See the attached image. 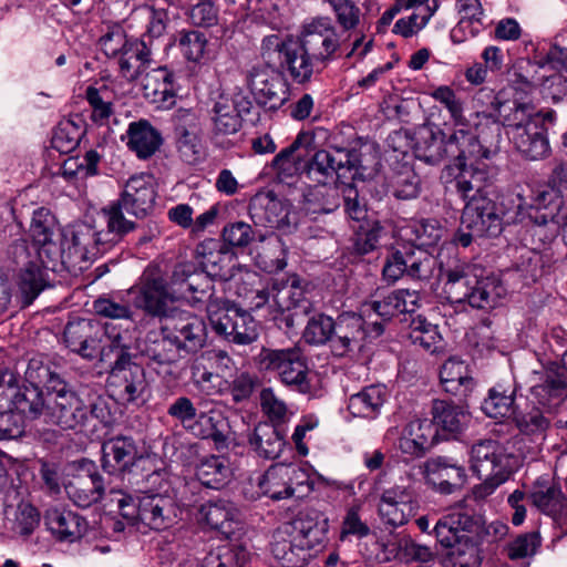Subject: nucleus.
Returning a JSON list of instances; mask_svg holds the SVG:
<instances>
[{
	"label": "nucleus",
	"instance_id": "obj_1",
	"mask_svg": "<svg viewBox=\"0 0 567 567\" xmlns=\"http://www.w3.org/2000/svg\"><path fill=\"white\" fill-rule=\"evenodd\" d=\"M343 45L342 34L329 17H316L303 25L300 42H289L281 69L286 68L293 81L305 83L316 65L326 66L336 60Z\"/></svg>",
	"mask_w": 567,
	"mask_h": 567
},
{
	"label": "nucleus",
	"instance_id": "obj_2",
	"mask_svg": "<svg viewBox=\"0 0 567 567\" xmlns=\"http://www.w3.org/2000/svg\"><path fill=\"white\" fill-rule=\"evenodd\" d=\"M172 285L175 291L193 306L206 305L213 331L228 341L239 308L230 305L224 297L217 296L215 285L203 272H198L193 262H181L174 267Z\"/></svg>",
	"mask_w": 567,
	"mask_h": 567
},
{
	"label": "nucleus",
	"instance_id": "obj_3",
	"mask_svg": "<svg viewBox=\"0 0 567 567\" xmlns=\"http://www.w3.org/2000/svg\"><path fill=\"white\" fill-rule=\"evenodd\" d=\"M59 385L60 388L52 386L47 390L44 423L64 431L82 429L92 420L103 424L109 423L111 412L104 398L89 395L87 400H84L63 382H59Z\"/></svg>",
	"mask_w": 567,
	"mask_h": 567
},
{
	"label": "nucleus",
	"instance_id": "obj_4",
	"mask_svg": "<svg viewBox=\"0 0 567 567\" xmlns=\"http://www.w3.org/2000/svg\"><path fill=\"white\" fill-rule=\"evenodd\" d=\"M290 526L292 538L275 542L271 551L282 567H303L311 557L310 550L323 547L328 518L315 508H307L297 514Z\"/></svg>",
	"mask_w": 567,
	"mask_h": 567
},
{
	"label": "nucleus",
	"instance_id": "obj_5",
	"mask_svg": "<svg viewBox=\"0 0 567 567\" xmlns=\"http://www.w3.org/2000/svg\"><path fill=\"white\" fill-rule=\"evenodd\" d=\"M443 293L451 303H467L476 309L494 308L504 293L498 279L482 277L467 264L443 270Z\"/></svg>",
	"mask_w": 567,
	"mask_h": 567
},
{
	"label": "nucleus",
	"instance_id": "obj_6",
	"mask_svg": "<svg viewBox=\"0 0 567 567\" xmlns=\"http://www.w3.org/2000/svg\"><path fill=\"white\" fill-rule=\"evenodd\" d=\"M471 467L483 483L473 489L475 498H485L505 483L518 466L517 458L507 453L496 440H480L470 451Z\"/></svg>",
	"mask_w": 567,
	"mask_h": 567
},
{
	"label": "nucleus",
	"instance_id": "obj_7",
	"mask_svg": "<svg viewBox=\"0 0 567 567\" xmlns=\"http://www.w3.org/2000/svg\"><path fill=\"white\" fill-rule=\"evenodd\" d=\"M100 217L104 224L101 229L81 224L68 230L74 265L104 255L126 236L124 230L128 224H118V216L114 212L106 213L103 207Z\"/></svg>",
	"mask_w": 567,
	"mask_h": 567
},
{
	"label": "nucleus",
	"instance_id": "obj_8",
	"mask_svg": "<svg viewBox=\"0 0 567 567\" xmlns=\"http://www.w3.org/2000/svg\"><path fill=\"white\" fill-rule=\"evenodd\" d=\"M361 168L364 167L357 150L334 147L316 151L307 162L305 172L309 179L318 184L340 182L343 185L361 175Z\"/></svg>",
	"mask_w": 567,
	"mask_h": 567
},
{
	"label": "nucleus",
	"instance_id": "obj_9",
	"mask_svg": "<svg viewBox=\"0 0 567 567\" xmlns=\"http://www.w3.org/2000/svg\"><path fill=\"white\" fill-rule=\"evenodd\" d=\"M259 358L260 367L276 373L287 386L302 394L312 392L310 370L300 348L264 349Z\"/></svg>",
	"mask_w": 567,
	"mask_h": 567
},
{
	"label": "nucleus",
	"instance_id": "obj_10",
	"mask_svg": "<svg viewBox=\"0 0 567 567\" xmlns=\"http://www.w3.org/2000/svg\"><path fill=\"white\" fill-rule=\"evenodd\" d=\"M503 226L499 208L493 200L481 198L467 202L455 241L462 247H468L475 239L497 237L503 231Z\"/></svg>",
	"mask_w": 567,
	"mask_h": 567
},
{
	"label": "nucleus",
	"instance_id": "obj_11",
	"mask_svg": "<svg viewBox=\"0 0 567 567\" xmlns=\"http://www.w3.org/2000/svg\"><path fill=\"white\" fill-rule=\"evenodd\" d=\"M169 285L172 291L168 290L159 268L150 265L127 292L133 296L135 308L143 310L146 316L161 319L167 316L168 302L174 299L175 295L177 298L184 299L175 291L172 280Z\"/></svg>",
	"mask_w": 567,
	"mask_h": 567
},
{
	"label": "nucleus",
	"instance_id": "obj_12",
	"mask_svg": "<svg viewBox=\"0 0 567 567\" xmlns=\"http://www.w3.org/2000/svg\"><path fill=\"white\" fill-rule=\"evenodd\" d=\"M156 192L150 176H132L125 184L121 197L104 207L106 213H115L118 216V224L125 223L127 229L125 235L138 228L135 221L124 216V210L137 218H144L150 215L154 208Z\"/></svg>",
	"mask_w": 567,
	"mask_h": 567
},
{
	"label": "nucleus",
	"instance_id": "obj_13",
	"mask_svg": "<svg viewBox=\"0 0 567 567\" xmlns=\"http://www.w3.org/2000/svg\"><path fill=\"white\" fill-rule=\"evenodd\" d=\"M495 135L493 141L489 143L486 138H480V136L465 130L464 126L455 130L447 138L449 158L451 163L445 166L444 171L447 174L453 173L457 167L482 163V159H489L497 153V144L501 138V127L495 122L494 125Z\"/></svg>",
	"mask_w": 567,
	"mask_h": 567
},
{
	"label": "nucleus",
	"instance_id": "obj_14",
	"mask_svg": "<svg viewBox=\"0 0 567 567\" xmlns=\"http://www.w3.org/2000/svg\"><path fill=\"white\" fill-rule=\"evenodd\" d=\"M94 313L99 317L120 321L102 326L104 334L111 340L113 347L126 350L130 348L131 329L134 327V310L128 300L121 295H102L92 303Z\"/></svg>",
	"mask_w": 567,
	"mask_h": 567
},
{
	"label": "nucleus",
	"instance_id": "obj_15",
	"mask_svg": "<svg viewBox=\"0 0 567 567\" xmlns=\"http://www.w3.org/2000/svg\"><path fill=\"white\" fill-rule=\"evenodd\" d=\"M437 260L421 247L404 246L392 252L385 260L382 276L389 284H394L403 276L415 280H429Z\"/></svg>",
	"mask_w": 567,
	"mask_h": 567
},
{
	"label": "nucleus",
	"instance_id": "obj_16",
	"mask_svg": "<svg viewBox=\"0 0 567 567\" xmlns=\"http://www.w3.org/2000/svg\"><path fill=\"white\" fill-rule=\"evenodd\" d=\"M120 350L121 353L116 358L109 377V385L112 388L113 395L123 403L144 401L148 392L145 369L133 362L128 352Z\"/></svg>",
	"mask_w": 567,
	"mask_h": 567
},
{
	"label": "nucleus",
	"instance_id": "obj_17",
	"mask_svg": "<svg viewBox=\"0 0 567 567\" xmlns=\"http://www.w3.org/2000/svg\"><path fill=\"white\" fill-rule=\"evenodd\" d=\"M383 333V324L372 321L369 324L361 315L343 312L336 319L332 352L343 357L350 352L360 351L368 338H378Z\"/></svg>",
	"mask_w": 567,
	"mask_h": 567
},
{
	"label": "nucleus",
	"instance_id": "obj_18",
	"mask_svg": "<svg viewBox=\"0 0 567 567\" xmlns=\"http://www.w3.org/2000/svg\"><path fill=\"white\" fill-rule=\"evenodd\" d=\"M281 68L251 66L247 73L249 89L257 103L276 111L289 100V85Z\"/></svg>",
	"mask_w": 567,
	"mask_h": 567
},
{
	"label": "nucleus",
	"instance_id": "obj_19",
	"mask_svg": "<svg viewBox=\"0 0 567 567\" xmlns=\"http://www.w3.org/2000/svg\"><path fill=\"white\" fill-rule=\"evenodd\" d=\"M107 488L111 493L114 492L110 482H105V478L96 471L95 464L91 461H84L81 473L65 486L69 498L82 508H87L100 502Z\"/></svg>",
	"mask_w": 567,
	"mask_h": 567
},
{
	"label": "nucleus",
	"instance_id": "obj_20",
	"mask_svg": "<svg viewBox=\"0 0 567 567\" xmlns=\"http://www.w3.org/2000/svg\"><path fill=\"white\" fill-rule=\"evenodd\" d=\"M168 330L184 357L198 352L206 344V322L195 313L182 311L175 315Z\"/></svg>",
	"mask_w": 567,
	"mask_h": 567
},
{
	"label": "nucleus",
	"instance_id": "obj_21",
	"mask_svg": "<svg viewBox=\"0 0 567 567\" xmlns=\"http://www.w3.org/2000/svg\"><path fill=\"white\" fill-rule=\"evenodd\" d=\"M102 334H104L102 324L85 318L68 322L63 333L66 347L90 360L100 353Z\"/></svg>",
	"mask_w": 567,
	"mask_h": 567
},
{
	"label": "nucleus",
	"instance_id": "obj_22",
	"mask_svg": "<svg viewBox=\"0 0 567 567\" xmlns=\"http://www.w3.org/2000/svg\"><path fill=\"white\" fill-rule=\"evenodd\" d=\"M493 169L482 163H473L457 167L453 173H442L445 184H453L456 193L464 202L478 200L476 197L493 177Z\"/></svg>",
	"mask_w": 567,
	"mask_h": 567
},
{
	"label": "nucleus",
	"instance_id": "obj_23",
	"mask_svg": "<svg viewBox=\"0 0 567 567\" xmlns=\"http://www.w3.org/2000/svg\"><path fill=\"white\" fill-rule=\"evenodd\" d=\"M413 503L414 493L410 487L393 485L382 492L378 512L384 524L398 527L412 516Z\"/></svg>",
	"mask_w": 567,
	"mask_h": 567
},
{
	"label": "nucleus",
	"instance_id": "obj_24",
	"mask_svg": "<svg viewBox=\"0 0 567 567\" xmlns=\"http://www.w3.org/2000/svg\"><path fill=\"white\" fill-rule=\"evenodd\" d=\"M178 507L172 496L146 493L138 498L137 518L152 529L168 528L177 517Z\"/></svg>",
	"mask_w": 567,
	"mask_h": 567
},
{
	"label": "nucleus",
	"instance_id": "obj_25",
	"mask_svg": "<svg viewBox=\"0 0 567 567\" xmlns=\"http://www.w3.org/2000/svg\"><path fill=\"white\" fill-rule=\"evenodd\" d=\"M250 102L241 95L219 96L212 110L213 132L215 136L237 133L241 127V114L248 113Z\"/></svg>",
	"mask_w": 567,
	"mask_h": 567
},
{
	"label": "nucleus",
	"instance_id": "obj_26",
	"mask_svg": "<svg viewBox=\"0 0 567 567\" xmlns=\"http://www.w3.org/2000/svg\"><path fill=\"white\" fill-rule=\"evenodd\" d=\"M196 255L199 258L202 270L197 267L198 272H203L214 284L213 278L228 280L231 278V264L234 261L230 250L220 245L216 239H206L196 248ZM196 266L195 264H193Z\"/></svg>",
	"mask_w": 567,
	"mask_h": 567
},
{
	"label": "nucleus",
	"instance_id": "obj_27",
	"mask_svg": "<svg viewBox=\"0 0 567 567\" xmlns=\"http://www.w3.org/2000/svg\"><path fill=\"white\" fill-rule=\"evenodd\" d=\"M248 213L256 227L284 228L288 225V210L272 192L255 194L250 198Z\"/></svg>",
	"mask_w": 567,
	"mask_h": 567
},
{
	"label": "nucleus",
	"instance_id": "obj_28",
	"mask_svg": "<svg viewBox=\"0 0 567 567\" xmlns=\"http://www.w3.org/2000/svg\"><path fill=\"white\" fill-rule=\"evenodd\" d=\"M167 331L168 327L150 331L138 346L142 355L158 365H172L184 358L172 333Z\"/></svg>",
	"mask_w": 567,
	"mask_h": 567
},
{
	"label": "nucleus",
	"instance_id": "obj_29",
	"mask_svg": "<svg viewBox=\"0 0 567 567\" xmlns=\"http://www.w3.org/2000/svg\"><path fill=\"white\" fill-rule=\"evenodd\" d=\"M200 514L206 523L226 537H231L243 523L241 511L226 498L208 501L200 506Z\"/></svg>",
	"mask_w": 567,
	"mask_h": 567
},
{
	"label": "nucleus",
	"instance_id": "obj_30",
	"mask_svg": "<svg viewBox=\"0 0 567 567\" xmlns=\"http://www.w3.org/2000/svg\"><path fill=\"white\" fill-rule=\"evenodd\" d=\"M137 446L131 436H115L102 445V468L109 475H118L133 465Z\"/></svg>",
	"mask_w": 567,
	"mask_h": 567
},
{
	"label": "nucleus",
	"instance_id": "obj_31",
	"mask_svg": "<svg viewBox=\"0 0 567 567\" xmlns=\"http://www.w3.org/2000/svg\"><path fill=\"white\" fill-rule=\"evenodd\" d=\"M44 523L60 542H76L84 536L87 528V523L82 516L58 507L47 509Z\"/></svg>",
	"mask_w": 567,
	"mask_h": 567
},
{
	"label": "nucleus",
	"instance_id": "obj_32",
	"mask_svg": "<svg viewBox=\"0 0 567 567\" xmlns=\"http://www.w3.org/2000/svg\"><path fill=\"white\" fill-rule=\"evenodd\" d=\"M432 420L437 430L446 436L456 437L471 422V414L461 404L447 400H433Z\"/></svg>",
	"mask_w": 567,
	"mask_h": 567
},
{
	"label": "nucleus",
	"instance_id": "obj_33",
	"mask_svg": "<svg viewBox=\"0 0 567 567\" xmlns=\"http://www.w3.org/2000/svg\"><path fill=\"white\" fill-rule=\"evenodd\" d=\"M419 293L408 289H399L390 292L379 300H373L365 305L364 312L372 311L381 318L384 326L392 318L400 313H412L417 307Z\"/></svg>",
	"mask_w": 567,
	"mask_h": 567
},
{
	"label": "nucleus",
	"instance_id": "obj_34",
	"mask_svg": "<svg viewBox=\"0 0 567 567\" xmlns=\"http://www.w3.org/2000/svg\"><path fill=\"white\" fill-rule=\"evenodd\" d=\"M39 260L44 269L59 271L74 265L68 230H61L45 243L35 246Z\"/></svg>",
	"mask_w": 567,
	"mask_h": 567
},
{
	"label": "nucleus",
	"instance_id": "obj_35",
	"mask_svg": "<svg viewBox=\"0 0 567 567\" xmlns=\"http://www.w3.org/2000/svg\"><path fill=\"white\" fill-rule=\"evenodd\" d=\"M126 146L134 152L141 159L153 156L163 144L161 132L154 127L147 120H138L128 124L126 135Z\"/></svg>",
	"mask_w": 567,
	"mask_h": 567
},
{
	"label": "nucleus",
	"instance_id": "obj_36",
	"mask_svg": "<svg viewBox=\"0 0 567 567\" xmlns=\"http://www.w3.org/2000/svg\"><path fill=\"white\" fill-rule=\"evenodd\" d=\"M427 481L443 494H452L461 488L466 474L463 466L451 463L446 457L439 456L426 463Z\"/></svg>",
	"mask_w": 567,
	"mask_h": 567
},
{
	"label": "nucleus",
	"instance_id": "obj_37",
	"mask_svg": "<svg viewBox=\"0 0 567 567\" xmlns=\"http://www.w3.org/2000/svg\"><path fill=\"white\" fill-rule=\"evenodd\" d=\"M152 54L153 44L145 37L131 38L118 59L122 75L130 81L136 80L152 64Z\"/></svg>",
	"mask_w": 567,
	"mask_h": 567
},
{
	"label": "nucleus",
	"instance_id": "obj_38",
	"mask_svg": "<svg viewBox=\"0 0 567 567\" xmlns=\"http://www.w3.org/2000/svg\"><path fill=\"white\" fill-rule=\"evenodd\" d=\"M511 127V138L518 152L529 158L532 154V134L528 125L532 122V102H514V107L504 117Z\"/></svg>",
	"mask_w": 567,
	"mask_h": 567
},
{
	"label": "nucleus",
	"instance_id": "obj_39",
	"mask_svg": "<svg viewBox=\"0 0 567 567\" xmlns=\"http://www.w3.org/2000/svg\"><path fill=\"white\" fill-rule=\"evenodd\" d=\"M248 443L259 457L267 460L277 458L286 445L284 431L267 422L258 423L255 426L248 435Z\"/></svg>",
	"mask_w": 567,
	"mask_h": 567
},
{
	"label": "nucleus",
	"instance_id": "obj_40",
	"mask_svg": "<svg viewBox=\"0 0 567 567\" xmlns=\"http://www.w3.org/2000/svg\"><path fill=\"white\" fill-rule=\"evenodd\" d=\"M440 380L445 392L461 400L467 398L475 385L467 364L456 357L444 362L440 371Z\"/></svg>",
	"mask_w": 567,
	"mask_h": 567
},
{
	"label": "nucleus",
	"instance_id": "obj_41",
	"mask_svg": "<svg viewBox=\"0 0 567 567\" xmlns=\"http://www.w3.org/2000/svg\"><path fill=\"white\" fill-rule=\"evenodd\" d=\"M226 419L223 413L217 410L197 412V416L188 426V432L203 440H212L217 450L228 446V435Z\"/></svg>",
	"mask_w": 567,
	"mask_h": 567
},
{
	"label": "nucleus",
	"instance_id": "obj_42",
	"mask_svg": "<svg viewBox=\"0 0 567 567\" xmlns=\"http://www.w3.org/2000/svg\"><path fill=\"white\" fill-rule=\"evenodd\" d=\"M271 306H275L280 312L299 307L305 312L308 311L310 302L306 298L301 280L296 275L290 276L286 280H272Z\"/></svg>",
	"mask_w": 567,
	"mask_h": 567
},
{
	"label": "nucleus",
	"instance_id": "obj_43",
	"mask_svg": "<svg viewBox=\"0 0 567 567\" xmlns=\"http://www.w3.org/2000/svg\"><path fill=\"white\" fill-rule=\"evenodd\" d=\"M386 399V388L382 384H372L349 396L348 410L353 416L374 419Z\"/></svg>",
	"mask_w": 567,
	"mask_h": 567
},
{
	"label": "nucleus",
	"instance_id": "obj_44",
	"mask_svg": "<svg viewBox=\"0 0 567 567\" xmlns=\"http://www.w3.org/2000/svg\"><path fill=\"white\" fill-rule=\"evenodd\" d=\"M196 477L202 485L220 489L231 478V467L228 458L212 455L202 460L196 466Z\"/></svg>",
	"mask_w": 567,
	"mask_h": 567
},
{
	"label": "nucleus",
	"instance_id": "obj_45",
	"mask_svg": "<svg viewBox=\"0 0 567 567\" xmlns=\"http://www.w3.org/2000/svg\"><path fill=\"white\" fill-rule=\"evenodd\" d=\"M416 158L430 165H437L449 158L447 140L443 133H434L430 128H422L416 136L414 144Z\"/></svg>",
	"mask_w": 567,
	"mask_h": 567
},
{
	"label": "nucleus",
	"instance_id": "obj_46",
	"mask_svg": "<svg viewBox=\"0 0 567 567\" xmlns=\"http://www.w3.org/2000/svg\"><path fill=\"white\" fill-rule=\"evenodd\" d=\"M260 246L257 252L258 265L268 272L282 270L287 266V246L275 234L259 235Z\"/></svg>",
	"mask_w": 567,
	"mask_h": 567
},
{
	"label": "nucleus",
	"instance_id": "obj_47",
	"mask_svg": "<svg viewBox=\"0 0 567 567\" xmlns=\"http://www.w3.org/2000/svg\"><path fill=\"white\" fill-rule=\"evenodd\" d=\"M47 408V392H43L38 386H23L17 385L13 401L10 411H17L19 414L34 420L44 416V409Z\"/></svg>",
	"mask_w": 567,
	"mask_h": 567
},
{
	"label": "nucleus",
	"instance_id": "obj_48",
	"mask_svg": "<svg viewBox=\"0 0 567 567\" xmlns=\"http://www.w3.org/2000/svg\"><path fill=\"white\" fill-rule=\"evenodd\" d=\"M301 148L306 151V154L310 151H315V136L311 133H299L288 147L281 150L274 157L271 167L279 175L290 176L296 169V159L301 157V154L296 155V153Z\"/></svg>",
	"mask_w": 567,
	"mask_h": 567
},
{
	"label": "nucleus",
	"instance_id": "obj_49",
	"mask_svg": "<svg viewBox=\"0 0 567 567\" xmlns=\"http://www.w3.org/2000/svg\"><path fill=\"white\" fill-rule=\"evenodd\" d=\"M174 74L166 68H158L148 73L145 78L144 90L145 96L154 103H162L169 106L174 103L173 89Z\"/></svg>",
	"mask_w": 567,
	"mask_h": 567
},
{
	"label": "nucleus",
	"instance_id": "obj_50",
	"mask_svg": "<svg viewBox=\"0 0 567 567\" xmlns=\"http://www.w3.org/2000/svg\"><path fill=\"white\" fill-rule=\"evenodd\" d=\"M409 329L408 338L412 344L429 353H436L443 349V340L437 326L432 324L424 317L416 316L412 318Z\"/></svg>",
	"mask_w": 567,
	"mask_h": 567
},
{
	"label": "nucleus",
	"instance_id": "obj_51",
	"mask_svg": "<svg viewBox=\"0 0 567 567\" xmlns=\"http://www.w3.org/2000/svg\"><path fill=\"white\" fill-rule=\"evenodd\" d=\"M563 365L559 367L556 362L548 360L546 368V377L544 383L538 384V390L548 394V398L540 400L543 404H549L550 398L563 396L567 389V350L561 355Z\"/></svg>",
	"mask_w": 567,
	"mask_h": 567
},
{
	"label": "nucleus",
	"instance_id": "obj_52",
	"mask_svg": "<svg viewBox=\"0 0 567 567\" xmlns=\"http://www.w3.org/2000/svg\"><path fill=\"white\" fill-rule=\"evenodd\" d=\"M47 286L43 266L30 261L21 270L19 279V289L21 291L23 303L29 306Z\"/></svg>",
	"mask_w": 567,
	"mask_h": 567
},
{
	"label": "nucleus",
	"instance_id": "obj_53",
	"mask_svg": "<svg viewBox=\"0 0 567 567\" xmlns=\"http://www.w3.org/2000/svg\"><path fill=\"white\" fill-rule=\"evenodd\" d=\"M501 205L502 209H499V214L504 224L522 223L530 216L529 210L532 206L520 185H516L512 193L503 199Z\"/></svg>",
	"mask_w": 567,
	"mask_h": 567
},
{
	"label": "nucleus",
	"instance_id": "obj_54",
	"mask_svg": "<svg viewBox=\"0 0 567 567\" xmlns=\"http://www.w3.org/2000/svg\"><path fill=\"white\" fill-rule=\"evenodd\" d=\"M336 319L324 313L312 316L303 330V340L313 346H323L330 343L332 349V339L334 336Z\"/></svg>",
	"mask_w": 567,
	"mask_h": 567
},
{
	"label": "nucleus",
	"instance_id": "obj_55",
	"mask_svg": "<svg viewBox=\"0 0 567 567\" xmlns=\"http://www.w3.org/2000/svg\"><path fill=\"white\" fill-rule=\"evenodd\" d=\"M420 177L410 165H402L390 178V188L398 199H413L420 193Z\"/></svg>",
	"mask_w": 567,
	"mask_h": 567
},
{
	"label": "nucleus",
	"instance_id": "obj_56",
	"mask_svg": "<svg viewBox=\"0 0 567 567\" xmlns=\"http://www.w3.org/2000/svg\"><path fill=\"white\" fill-rule=\"evenodd\" d=\"M284 464L270 466L259 481V487L266 496L280 501L291 497Z\"/></svg>",
	"mask_w": 567,
	"mask_h": 567
},
{
	"label": "nucleus",
	"instance_id": "obj_57",
	"mask_svg": "<svg viewBox=\"0 0 567 567\" xmlns=\"http://www.w3.org/2000/svg\"><path fill=\"white\" fill-rule=\"evenodd\" d=\"M329 3L341 31L337 32L342 34L343 44L348 41L349 31L355 29L360 23V8L355 6L352 0H323Z\"/></svg>",
	"mask_w": 567,
	"mask_h": 567
},
{
	"label": "nucleus",
	"instance_id": "obj_58",
	"mask_svg": "<svg viewBox=\"0 0 567 567\" xmlns=\"http://www.w3.org/2000/svg\"><path fill=\"white\" fill-rule=\"evenodd\" d=\"M84 131L72 120L61 121L55 127L51 145L62 154L74 151L83 136Z\"/></svg>",
	"mask_w": 567,
	"mask_h": 567
},
{
	"label": "nucleus",
	"instance_id": "obj_59",
	"mask_svg": "<svg viewBox=\"0 0 567 567\" xmlns=\"http://www.w3.org/2000/svg\"><path fill=\"white\" fill-rule=\"evenodd\" d=\"M383 226L379 220H364L355 231L353 250L358 255H367L375 250L380 245Z\"/></svg>",
	"mask_w": 567,
	"mask_h": 567
},
{
	"label": "nucleus",
	"instance_id": "obj_60",
	"mask_svg": "<svg viewBox=\"0 0 567 567\" xmlns=\"http://www.w3.org/2000/svg\"><path fill=\"white\" fill-rule=\"evenodd\" d=\"M556 113L553 110L539 111L534 114V126L540 127V132L534 133V159L549 155L550 146L547 133L554 127Z\"/></svg>",
	"mask_w": 567,
	"mask_h": 567
},
{
	"label": "nucleus",
	"instance_id": "obj_61",
	"mask_svg": "<svg viewBox=\"0 0 567 567\" xmlns=\"http://www.w3.org/2000/svg\"><path fill=\"white\" fill-rule=\"evenodd\" d=\"M513 404V395L495 386L488 391V396L482 402L481 409L486 416L501 419L514 413Z\"/></svg>",
	"mask_w": 567,
	"mask_h": 567
},
{
	"label": "nucleus",
	"instance_id": "obj_62",
	"mask_svg": "<svg viewBox=\"0 0 567 567\" xmlns=\"http://www.w3.org/2000/svg\"><path fill=\"white\" fill-rule=\"evenodd\" d=\"M256 233L251 226L245 221L228 223L221 230L224 246L229 250L234 248H246L255 239Z\"/></svg>",
	"mask_w": 567,
	"mask_h": 567
},
{
	"label": "nucleus",
	"instance_id": "obj_63",
	"mask_svg": "<svg viewBox=\"0 0 567 567\" xmlns=\"http://www.w3.org/2000/svg\"><path fill=\"white\" fill-rule=\"evenodd\" d=\"M59 231L61 230L56 227L54 217L48 209L39 208L34 210L30 224V234L34 246L45 243L48 238H51Z\"/></svg>",
	"mask_w": 567,
	"mask_h": 567
},
{
	"label": "nucleus",
	"instance_id": "obj_64",
	"mask_svg": "<svg viewBox=\"0 0 567 567\" xmlns=\"http://www.w3.org/2000/svg\"><path fill=\"white\" fill-rule=\"evenodd\" d=\"M563 502L561 492L555 485L545 486L538 482L534 486V506L538 507L542 512L555 515L561 509Z\"/></svg>",
	"mask_w": 567,
	"mask_h": 567
}]
</instances>
